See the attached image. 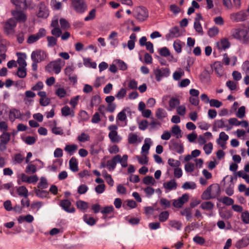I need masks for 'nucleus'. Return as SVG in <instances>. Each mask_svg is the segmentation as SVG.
I'll use <instances>...</instances> for the list:
<instances>
[{
	"label": "nucleus",
	"instance_id": "nucleus-1",
	"mask_svg": "<svg viewBox=\"0 0 249 249\" xmlns=\"http://www.w3.org/2000/svg\"><path fill=\"white\" fill-rule=\"evenodd\" d=\"M231 36L234 39L243 44L249 43V34L247 30L242 28H234L231 31Z\"/></svg>",
	"mask_w": 249,
	"mask_h": 249
},
{
	"label": "nucleus",
	"instance_id": "nucleus-2",
	"mask_svg": "<svg viewBox=\"0 0 249 249\" xmlns=\"http://www.w3.org/2000/svg\"><path fill=\"white\" fill-rule=\"evenodd\" d=\"M65 62L61 58H57L55 60L50 62L48 64L45 68V71L51 73L53 71L55 74H58L61 71L62 67L65 65Z\"/></svg>",
	"mask_w": 249,
	"mask_h": 249
},
{
	"label": "nucleus",
	"instance_id": "nucleus-3",
	"mask_svg": "<svg viewBox=\"0 0 249 249\" xmlns=\"http://www.w3.org/2000/svg\"><path fill=\"white\" fill-rule=\"evenodd\" d=\"M169 148L174 154H182L184 151L183 144L180 140L172 139L170 142Z\"/></svg>",
	"mask_w": 249,
	"mask_h": 249
},
{
	"label": "nucleus",
	"instance_id": "nucleus-4",
	"mask_svg": "<svg viewBox=\"0 0 249 249\" xmlns=\"http://www.w3.org/2000/svg\"><path fill=\"white\" fill-rule=\"evenodd\" d=\"M153 73L156 81L158 82L161 81L163 78L168 77L170 74L169 68H157L153 70Z\"/></svg>",
	"mask_w": 249,
	"mask_h": 249
},
{
	"label": "nucleus",
	"instance_id": "nucleus-5",
	"mask_svg": "<svg viewBox=\"0 0 249 249\" xmlns=\"http://www.w3.org/2000/svg\"><path fill=\"white\" fill-rule=\"evenodd\" d=\"M249 18V15L246 10H241L237 12L231 13L230 15V19L233 22L244 21Z\"/></svg>",
	"mask_w": 249,
	"mask_h": 249
},
{
	"label": "nucleus",
	"instance_id": "nucleus-6",
	"mask_svg": "<svg viewBox=\"0 0 249 249\" xmlns=\"http://www.w3.org/2000/svg\"><path fill=\"white\" fill-rule=\"evenodd\" d=\"M149 16L147 9L143 6L137 7L134 12L135 18L140 22L145 20Z\"/></svg>",
	"mask_w": 249,
	"mask_h": 249
},
{
	"label": "nucleus",
	"instance_id": "nucleus-7",
	"mask_svg": "<svg viewBox=\"0 0 249 249\" xmlns=\"http://www.w3.org/2000/svg\"><path fill=\"white\" fill-rule=\"evenodd\" d=\"M48 56V53L44 50L36 49L32 52L31 58L32 61L41 62L44 61Z\"/></svg>",
	"mask_w": 249,
	"mask_h": 249
},
{
	"label": "nucleus",
	"instance_id": "nucleus-8",
	"mask_svg": "<svg viewBox=\"0 0 249 249\" xmlns=\"http://www.w3.org/2000/svg\"><path fill=\"white\" fill-rule=\"evenodd\" d=\"M38 9L36 12V15L37 18L45 19L47 18L49 15V10L44 2H40L37 6Z\"/></svg>",
	"mask_w": 249,
	"mask_h": 249
},
{
	"label": "nucleus",
	"instance_id": "nucleus-9",
	"mask_svg": "<svg viewBox=\"0 0 249 249\" xmlns=\"http://www.w3.org/2000/svg\"><path fill=\"white\" fill-rule=\"evenodd\" d=\"M71 6L76 12L83 13L87 9V5L84 0H71Z\"/></svg>",
	"mask_w": 249,
	"mask_h": 249
},
{
	"label": "nucleus",
	"instance_id": "nucleus-10",
	"mask_svg": "<svg viewBox=\"0 0 249 249\" xmlns=\"http://www.w3.org/2000/svg\"><path fill=\"white\" fill-rule=\"evenodd\" d=\"M17 25V21L14 18L7 20L4 25V32L7 35L13 34L15 32V28Z\"/></svg>",
	"mask_w": 249,
	"mask_h": 249
},
{
	"label": "nucleus",
	"instance_id": "nucleus-11",
	"mask_svg": "<svg viewBox=\"0 0 249 249\" xmlns=\"http://www.w3.org/2000/svg\"><path fill=\"white\" fill-rule=\"evenodd\" d=\"M182 34L179 28L176 26L169 29V33L165 35V38L167 41H169L173 38L179 37Z\"/></svg>",
	"mask_w": 249,
	"mask_h": 249
},
{
	"label": "nucleus",
	"instance_id": "nucleus-12",
	"mask_svg": "<svg viewBox=\"0 0 249 249\" xmlns=\"http://www.w3.org/2000/svg\"><path fill=\"white\" fill-rule=\"evenodd\" d=\"M59 206L61 208L68 213H74L75 209L73 206L71 207V202L67 199H62L60 201Z\"/></svg>",
	"mask_w": 249,
	"mask_h": 249
},
{
	"label": "nucleus",
	"instance_id": "nucleus-13",
	"mask_svg": "<svg viewBox=\"0 0 249 249\" xmlns=\"http://www.w3.org/2000/svg\"><path fill=\"white\" fill-rule=\"evenodd\" d=\"M227 122V120L226 119L215 120L213 124V131H216L217 128H223L224 127L226 128L227 131L231 129V126H229L226 124Z\"/></svg>",
	"mask_w": 249,
	"mask_h": 249
},
{
	"label": "nucleus",
	"instance_id": "nucleus-14",
	"mask_svg": "<svg viewBox=\"0 0 249 249\" xmlns=\"http://www.w3.org/2000/svg\"><path fill=\"white\" fill-rule=\"evenodd\" d=\"M189 199L188 194H184L179 197L177 199H175L173 203V206L177 208H180L184 205V203L187 202Z\"/></svg>",
	"mask_w": 249,
	"mask_h": 249
},
{
	"label": "nucleus",
	"instance_id": "nucleus-15",
	"mask_svg": "<svg viewBox=\"0 0 249 249\" xmlns=\"http://www.w3.org/2000/svg\"><path fill=\"white\" fill-rule=\"evenodd\" d=\"M11 13L14 17L13 18L15 19L17 22H25L27 19L26 15L21 10L18 9L14 10L12 11Z\"/></svg>",
	"mask_w": 249,
	"mask_h": 249
},
{
	"label": "nucleus",
	"instance_id": "nucleus-16",
	"mask_svg": "<svg viewBox=\"0 0 249 249\" xmlns=\"http://www.w3.org/2000/svg\"><path fill=\"white\" fill-rule=\"evenodd\" d=\"M62 116L73 118L75 116V111L73 108H71L68 106H65L61 109Z\"/></svg>",
	"mask_w": 249,
	"mask_h": 249
},
{
	"label": "nucleus",
	"instance_id": "nucleus-17",
	"mask_svg": "<svg viewBox=\"0 0 249 249\" xmlns=\"http://www.w3.org/2000/svg\"><path fill=\"white\" fill-rule=\"evenodd\" d=\"M118 35L117 32L112 31L108 36L107 39L110 40V45L113 48H116L119 44V40L117 38Z\"/></svg>",
	"mask_w": 249,
	"mask_h": 249
},
{
	"label": "nucleus",
	"instance_id": "nucleus-18",
	"mask_svg": "<svg viewBox=\"0 0 249 249\" xmlns=\"http://www.w3.org/2000/svg\"><path fill=\"white\" fill-rule=\"evenodd\" d=\"M12 3L14 4L17 9L19 10H24L27 8V5L26 0H11Z\"/></svg>",
	"mask_w": 249,
	"mask_h": 249
},
{
	"label": "nucleus",
	"instance_id": "nucleus-19",
	"mask_svg": "<svg viewBox=\"0 0 249 249\" xmlns=\"http://www.w3.org/2000/svg\"><path fill=\"white\" fill-rule=\"evenodd\" d=\"M231 44L227 38H224L217 42V47L219 50H225L230 47Z\"/></svg>",
	"mask_w": 249,
	"mask_h": 249
},
{
	"label": "nucleus",
	"instance_id": "nucleus-20",
	"mask_svg": "<svg viewBox=\"0 0 249 249\" xmlns=\"http://www.w3.org/2000/svg\"><path fill=\"white\" fill-rule=\"evenodd\" d=\"M22 114L19 110L16 108H12L9 111V120L13 122L16 119L20 118Z\"/></svg>",
	"mask_w": 249,
	"mask_h": 249
},
{
	"label": "nucleus",
	"instance_id": "nucleus-21",
	"mask_svg": "<svg viewBox=\"0 0 249 249\" xmlns=\"http://www.w3.org/2000/svg\"><path fill=\"white\" fill-rule=\"evenodd\" d=\"M17 55L18 56L17 62L20 66V67L25 68L27 66V63L25 61L26 58L25 53L18 52L17 53Z\"/></svg>",
	"mask_w": 249,
	"mask_h": 249
},
{
	"label": "nucleus",
	"instance_id": "nucleus-22",
	"mask_svg": "<svg viewBox=\"0 0 249 249\" xmlns=\"http://www.w3.org/2000/svg\"><path fill=\"white\" fill-rule=\"evenodd\" d=\"M115 157L117 163H120L123 167H127L128 159V156L127 155H124L122 157L120 155H117Z\"/></svg>",
	"mask_w": 249,
	"mask_h": 249
},
{
	"label": "nucleus",
	"instance_id": "nucleus-23",
	"mask_svg": "<svg viewBox=\"0 0 249 249\" xmlns=\"http://www.w3.org/2000/svg\"><path fill=\"white\" fill-rule=\"evenodd\" d=\"M125 108H124L121 111H120L117 115L116 117V122L120 121L121 122H124V125H122V126H124L127 125V116L125 114Z\"/></svg>",
	"mask_w": 249,
	"mask_h": 249
},
{
	"label": "nucleus",
	"instance_id": "nucleus-24",
	"mask_svg": "<svg viewBox=\"0 0 249 249\" xmlns=\"http://www.w3.org/2000/svg\"><path fill=\"white\" fill-rule=\"evenodd\" d=\"M164 188L168 191L176 190L177 187V184L175 179H171L170 181L163 183Z\"/></svg>",
	"mask_w": 249,
	"mask_h": 249
},
{
	"label": "nucleus",
	"instance_id": "nucleus-25",
	"mask_svg": "<svg viewBox=\"0 0 249 249\" xmlns=\"http://www.w3.org/2000/svg\"><path fill=\"white\" fill-rule=\"evenodd\" d=\"M35 193L36 196L40 198H45L49 197V192L46 190L35 189Z\"/></svg>",
	"mask_w": 249,
	"mask_h": 249
},
{
	"label": "nucleus",
	"instance_id": "nucleus-26",
	"mask_svg": "<svg viewBox=\"0 0 249 249\" xmlns=\"http://www.w3.org/2000/svg\"><path fill=\"white\" fill-rule=\"evenodd\" d=\"M24 157L20 153L15 154L12 159V162L14 165L21 164L24 160Z\"/></svg>",
	"mask_w": 249,
	"mask_h": 249
},
{
	"label": "nucleus",
	"instance_id": "nucleus-27",
	"mask_svg": "<svg viewBox=\"0 0 249 249\" xmlns=\"http://www.w3.org/2000/svg\"><path fill=\"white\" fill-rule=\"evenodd\" d=\"M180 104L179 100L176 97L171 98L169 101V106L170 109H168L169 111H171L173 109L177 108Z\"/></svg>",
	"mask_w": 249,
	"mask_h": 249
},
{
	"label": "nucleus",
	"instance_id": "nucleus-28",
	"mask_svg": "<svg viewBox=\"0 0 249 249\" xmlns=\"http://www.w3.org/2000/svg\"><path fill=\"white\" fill-rule=\"evenodd\" d=\"M167 116L166 111L162 108H158L156 111V118L160 121H162L164 118H166Z\"/></svg>",
	"mask_w": 249,
	"mask_h": 249
},
{
	"label": "nucleus",
	"instance_id": "nucleus-29",
	"mask_svg": "<svg viewBox=\"0 0 249 249\" xmlns=\"http://www.w3.org/2000/svg\"><path fill=\"white\" fill-rule=\"evenodd\" d=\"M229 139V136L224 132H221L219 134V138L217 140V143L220 145L222 147H224L225 142Z\"/></svg>",
	"mask_w": 249,
	"mask_h": 249
},
{
	"label": "nucleus",
	"instance_id": "nucleus-30",
	"mask_svg": "<svg viewBox=\"0 0 249 249\" xmlns=\"http://www.w3.org/2000/svg\"><path fill=\"white\" fill-rule=\"evenodd\" d=\"M108 137L112 142H119L121 138L118 135L117 131H111L108 134Z\"/></svg>",
	"mask_w": 249,
	"mask_h": 249
},
{
	"label": "nucleus",
	"instance_id": "nucleus-31",
	"mask_svg": "<svg viewBox=\"0 0 249 249\" xmlns=\"http://www.w3.org/2000/svg\"><path fill=\"white\" fill-rule=\"evenodd\" d=\"M116 160L115 156H114L111 160H107V167L109 171H112L115 170L117 163Z\"/></svg>",
	"mask_w": 249,
	"mask_h": 249
},
{
	"label": "nucleus",
	"instance_id": "nucleus-32",
	"mask_svg": "<svg viewBox=\"0 0 249 249\" xmlns=\"http://www.w3.org/2000/svg\"><path fill=\"white\" fill-rule=\"evenodd\" d=\"M214 69L215 72L218 75V76L221 77L223 75V68L220 62H217L214 63Z\"/></svg>",
	"mask_w": 249,
	"mask_h": 249
},
{
	"label": "nucleus",
	"instance_id": "nucleus-33",
	"mask_svg": "<svg viewBox=\"0 0 249 249\" xmlns=\"http://www.w3.org/2000/svg\"><path fill=\"white\" fill-rule=\"evenodd\" d=\"M70 169L73 172H76L78 171V162L75 158H71L69 161Z\"/></svg>",
	"mask_w": 249,
	"mask_h": 249
},
{
	"label": "nucleus",
	"instance_id": "nucleus-34",
	"mask_svg": "<svg viewBox=\"0 0 249 249\" xmlns=\"http://www.w3.org/2000/svg\"><path fill=\"white\" fill-rule=\"evenodd\" d=\"M211 191L212 189H211V187L209 186L202 193L201 198L203 200H209L211 198H213L214 196H212Z\"/></svg>",
	"mask_w": 249,
	"mask_h": 249
},
{
	"label": "nucleus",
	"instance_id": "nucleus-35",
	"mask_svg": "<svg viewBox=\"0 0 249 249\" xmlns=\"http://www.w3.org/2000/svg\"><path fill=\"white\" fill-rule=\"evenodd\" d=\"M76 205L78 209L85 213L88 208V203L84 201L79 200L76 202Z\"/></svg>",
	"mask_w": 249,
	"mask_h": 249
},
{
	"label": "nucleus",
	"instance_id": "nucleus-36",
	"mask_svg": "<svg viewBox=\"0 0 249 249\" xmlns=\"http://www.w3.org/2000/svg\"><path fill=\"white\" fill-rule=\"evenodd\" d=\"M89 116L86 111L81 110L78 113L79 122H85L89 120Z\"/></svg>",
	"mask_w": 249,
	"mask_h": 249
},
{
	"label": "nucleus",
	"instance_id": "nucleus-37",
	"mask_svg": "<svg viewBox=\"0 0 249 249\" xmlns=\"http://www.w3.org/2000/svg\"><path fill=\"white\" fill-rule=\"evenodd\" d=\"M209 187H211V189H212L211 193L212 196H214V198L220 194L221 189L218 184H213L209 186Z\"/></svg>",
	"mask_w": 249,
	"mask_h": 249
},
{
	"label": "nucleus",
	"instance_id": "nucleus-38",
	"mask_svg": "<svg viewBox=\"0 0 249 249\" xmlns=\"http://www.w3.org/2000/svg\"><path fill=\"white\" fill-rule=\"evenodd\" d=\"M17 192L20 196L27 197L28 196V191L26 187L24 186L18 187L17 189Z\"/></svg>",
	"mask_w": 249,
	"mask_h": 249
},
{
	"label": "nucleus",
	"instance_id": "nucleus-39",
	"mask_svg": "<svg viewBox=\"0 0 249 249\" xmlns=\"http://www.w3.org/2000/svg\"><path fill=\"white\" fill-rule=\"evenodd\" d=\"M180 213L181 215L186 216L187 221H189L192 217L191 210L190 208L188 207L183 209L180 211Z\"/></svg>",
	"mask_w": 249,
	"mask_h": 249
},
{
	"label": "nucleus",
	"instance_id": "nucleus-40",
	"mask_svg": "<svg viewBox=\"0 0 249 249\" xmlns=\"http://www.w3.org/2000/svg\"><path fill=\"white\" fill-rule=\"evenodd\" d=\"M11 134L9 132H3L0 136V141L4 144H7L10 140Z\"/></svg>",
	"mask_w": 249,
	"mask_h": 249
},
{
	"label": "nucleus",
	"instance_id": "nucleus-41",
	"mask_svg": "<svg viewBox=\"0 0 249 249\" xmlns=\"http://www.w3.org/2000/svg\"><path fill=\"white\" fill-rule=\"evenodd\" d=\"M114 208L112 205L104 207L100 211L102 214H114Z\"/></svg>",
	"mask_w": 249,
	"mask_h": 249
},
{
	"label": "nucleus",
	"instance_id": "nucleus-42",
	"mask_svg": "<svg viewBox=\"0 0 249 249\" xmlns=\"http://www.w3.org/2000/svg\"><path fill=\"white\" fill-rule=\"evenodd\" d=\"M169 225L172 228L175 229L176 230L179 231L181 230L182 226V224L179 221L173 220H170L169 221Z\"/></svg>",
	"mask_w": 249,
	"mask_h": 249
},
{
	"label": "nucleus",
	"instance_id": "nucleus-43",
	"mask_svg": "<svg viewBox=\"0 0 249 249\" xmlns=\"http://www.w3.org/2000/svg\"><path fill=\"white\" fill-rule=\"evenodd\" d=\"M171 132L178 139L182 137V135L181 134V130L178 125H174L172 127Z\"/></svg>",
	"mask_w": 249,
	"mask_h": 249
},
{
	"label": "nucleus",
	"instance_id": "nucleus-44",
	"mask_svg": "<svg viewBox=\"0 0 249 249\" xmlns=\"http://www.w3.org/2000/svg\"><path fill=\"white\" fill-rule=\"evenodd\" d=\"M214 204L211 201H205L202 202L200 205V207L204 210L210 211L213 209Z\"/></svg>",
	"mask_w": 249,
	"mask_h": 249
},
{
	"label": "nucleus",
	"instance_id": "nucleus-45",
	"mask_svg": "<svg viewBox=\"0 0 249 249\" xmlns=\"http://www.w3.org/2000/svg\"><path fill=\"white\" fill-rule=\"evenodd\" d=\"M83 63L84 66L86 67L95 69L97 67L96 63L95 62H91L89 58H84L83 59Z\"/></svg>",
	"mask_w": 249,
	"mask_h": 249
},
{
	"label": "nucleus",
	"instance_id": "nucleus-46",
	"mask_svg": "<svg viewBox=\"0 0 249 249\" xmlns=\"http://www.w3.org/2000/svg\"><path fill=\"white\" fill-rule=\"evenodd\" d=\"M83 219L84 221L89 226H93L96 223L95 219L93 217L89 216L87 214H85Z\"/></svg>",
	"mask_w": 249,
	"mask_h": 249
},
{
	"label": "nucleus",
	"instance_id": "nucleus-47",
	"mask_svg": "<svg viewBox=\"0 0 249 249\" xmlns=\"http://www.w3.org/2000/svg\"><path fill=\"white\" fill-rule=\"evenodd\" d=\"M101 102V98L98 95H96L93 96L90 100V105L91 107H96L98 106V105L100 104Z\"/></svg>",
	"mask_w": 249,
	"mask_h": 249
},
{
	"label": "nucleus",
	"instance_id": "nucleus-48",
	"mask_svg": "<svg viewBox=\"0 0 249 249\" xmlns=\"http://www.w3.org/2000/svg\"><path fill=\"white\" fill-rule=\"evenodd\" d=\"M77 149V145L74 144L66 145L64 150L70 153V155H72L73 153Z\"/></svg>",
	"mask_w": 249,
	"mask_h": 249
},
{
	"label": "nucleus",
	"instance_id": "nucleus-49",
	"mask_svg": "<svg viewBox=\"0 0 249 249\" xmlns=\"http://www.w3.org/2000/svg\"><path fill=\"white\" fill-rule=\"evenodd\" d=\"M138 141V136L136 134L130 133L128 135V142L129 144H133Z\"/></svg>",
	"mask_w": 249,
	"mask_h": 249
},
{
	"label": "nucleus",
	"instance_id": "nucleus-50",
	"mask_svg": "<svg viewBox=\"0 0 249 249\" xmlns=\"http://www.w3.org/2000/svg\"><path fill=\"white\" fill-rule=\"evenodd\" d=\"M184 74V71L180 68L178 71H175L173 74V79L176 81L180 80V78Z\"/></svg>",
	"mask_w": 249,
	"mask_h": 249
},
{
	"label": "nucleus",
	"instance_id": "nucleus-51",
	"mask_svg": "<svg viewBox=\"0 0 249 249\" xmlns=\"http://www.w3.org/2000/svg\"><path fill=\"white\" fill-rule=\"evenodd\" d=\"M173 47L177 53H180L182 51L181 41L177 39L174 42Z\"/></svg>",
	"mask_w": 249,
	"mask_h": 249
},
{
	"label": "nucleus",
	"instance_id": "nucleus-52",
	"mask_svg": "<svg viewBox=\"0 0 249 249\" xmlns=\"http://www.w3.org/2000/svg\"><path fill=\"white\" fill-rule=\"evenodd\" d=\"M145 143L143 144L142 147V151L143 152H148L150 147V143H151V140L150 138H146L144 140Z\"/></svg>",
	"mask_w": 249,
	"mask_h": 249
},
{
	"label": "nucleus",
	"instance_id": "nucleus-53",
	"mask_svg": "<svg viewBox=\"0 0 249 249\" xmlns=\"http://www.w3.org/2000/svg\"><path fill=\"white\" fill-rule=\"evenodd\" d=\"M115 61L120 70L124 71L127 69V65L124 61L121 59H116Z\"/></svg>",
	"mask_w": 249,
	"mask_h": 249
},
{
	"label": "nucleus",
	"instance_id": "nucleus-54",
	"mask_svg": "<svg viewBox=\"0 0 249 249\" xmlns=\"http://www.w3.org/2000/svg\"><path fill=\"white\" fill-rule=\"evenodd\" d=\"M55 94L60 98H64L67 95L66 90L63 88H59L55 90Z\"/></svg>",
	"mask_w": 249,
	"mask_h": 249
},
{
	"label": "nucleus",
	"instance_id": "nucleus-55",
	"mask_svg": "<svg viewBox=\"0 0 249 249\" xmlns=\"http://www.w3.org/2000/svg\"><path fill=\"white\" fill-rule=\"evenodd\" d=\"M199 224L198 222H193L190 225H188L185 227V231L189 232L194 229L199 228Z\"/></svg>",
	"mask_w": 249,
	"mask_h": 249
},
{
	"label": "nucleus",
	"instance_id": "nucleus-56",
	"mask_svg": "<svg viewBox=\"0 0 249 249\" xmlns=\"http://www.w3.org/2000/svg\"><path fill=\"white\" fill-rule=\"evenodd\" d=\"M48 186L47 179L45 177H41L40 181L38 183L37 187L41 189H46Z\"/></svg>",
	"mask_w": 249,
	"mask_h": 249
},
{
	"label": "nucleus",
	"instance_id": "nucleus-57",
	"mask_svg": "<svg viewBox=\"0 0 249 249\" xmlns=\"http://www.w3.org/2000/svg\"><path fill=\"white\" fill-rule=\"evenodd\" d=\"M169 213L168 211H163L160 213L159 215V220L161 222L166 221L169 218Z\"/></svg>",
	"mask_w": 249,
	"mask_h": 249
},
{
	"label": "nucleus",
	"instance_id": "nucleus-58",
	"mask_svg": "<svg viewBox=\"0 0 249 249\" xmlns=\"http://www.w3.org/2000/svg\"><path fill=\"white\" fill-rule=\"evenodd\" d=\"M159 54L163 57H167L168 55L170 54V52L169 50L166 47H164L161 48L158 50Z\"/></svg>",
	"mask_w": 249,
	"mask_h": 249
},
{
	"label": "nucleus",
	"instance_id": "nucleus-59",
	"mask_svg": "<svg viewBox=\"0 0 249 249\" xmlns=\"http://www.w3.org/2000/svg\"><path fill=\"white\" fill-rule=\"evenodd\" d=\"M47 39L48 41V46L49 47H53L57 44V39L53 36H48L47 37Z\"/></svg>",
	"mask_w": 249,
	"mask_h": 249
},
{
	"label": "nucleus",
	"instance_id": "nucleus-60",
	"mask_svg": "<svg viewBox=\"0 0 249 249\" xmlns=\"http://www.w3.org/2000/svg\"><path fill=\"white\" fill-rule=\"evenodd\" d=\"M221 202L227 206L232 205L234 203V200L232 198L224 196L222 198Z\"/></svg>",
	"mask_w": 249,
	"mask_h": 249
},
{
	"label": "nucleus",
	"instance_id": "nucleus-61",
	"mask_svg": "<svg viewBox=\"0 0 249 249\" xmlns=\"http://www.w3.org/2000/svg\"><path fill=\"white\" fill-rule=\"evenodd\" d=\"M196 187V184L194 182H185L182 186L185 190L194 189Z\"/></svg>",
	"mask_w": 249,
	"mask_h": 249
},
{
	"label": "nucleus",
	"instance_id": "nucleus-62",
	"mask_svg": "<svg viewBox=\"0 0 249 249\" xmlns=\"http://www.w3.org/2000/svg\"><path fill=\"white\" fill-rule=\"evenodd\" d=\"M218 32V28L217 27L214 26L209 29L208 35L210 37H213L217 35Z\"/></svg>",
	"mask_w": 249,
	"mask_h": 249
},
{
	"label": "nucleus",
	"instance_id": "nucleus-63",
	"mask_svg": "<svg viewBox=\"0 0 249 249\" xmlns=\"http://www.w3.org/2000/svg\"><path fill=\"white\" fill-rule=\"evenodd\" d=\"M143 182L146 185H154L155 180L152 176H147L143 178Z\"/></svg>",
	"mask_w": 249,
	"mask_h": 249
},
{
	"label": "nucleus",
	"instance_id": "nucleus-64",
	"mask_svg": "<svg viewBox=\"0 0 249 249\" xmlns=\"http://www.w3.org/2000/svg\"><path fill=\"white\" fill-rule=\"evenodd\" d=\"M160 204L164 209L170 208L171 206L170 201L165 198H161L160 200Z\"/></svg>",
	"mask_w": 249,
	"mask_h": 249
}]
</instances>
